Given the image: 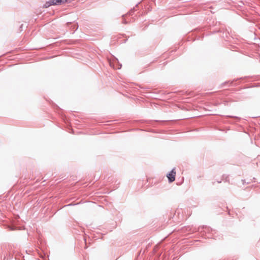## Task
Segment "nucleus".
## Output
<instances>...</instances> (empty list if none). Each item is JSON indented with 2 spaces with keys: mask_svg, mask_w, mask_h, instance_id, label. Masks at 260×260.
Masks as SVG:
<instances>
[{
  "mask_svg": "<svg viewBox=\"0 0 260 260\" xmlns=\"http://www.w3.org/2000/svg\"><path fill=\"white\" fill-rule=\"evenodd\" d=\"M199 231L203 236H205V238L216 239V232L211 228L207 226H203L199 228Z\"/></svg>",
  "mask_w": 260,
  "mask_h": 260,
  "instance_id": "1",
  "label": "nucleus"
},
{
  "mask_svg": "<svg viewBox=\"0 0 260 260\" xmlns=\"http://www.w3.org/2000/svg\"><path fill=\"white\" fill-rule=\"evenodd\" d=\"M242 181L243 182V184H249V182H246V180L245 179H243L242 180Z\"/></svg>",
  "mask_w": 260,
  "mask_h": 260,
  "instance_id": "6",
  "label": "nucleus"
},
{
  "mask_svg": "<svg viewBox=\"0 0 260 260\" xmlns=\"http://www.w3.org/2000/svg\"><path fill=\"white\" fill-rule=\"evenodd\" d=\"M71 204H69V205H66V206H71Z\"/></svg>",
  "mask_w": 260,
  "mask_h": 260,
  "instance_id": "15",
  "label": "nucleus"
},
{
  "mask_svg": "<svg viewBox=\"0 0 260 260\" xmlns=\"http://www.w3.org/2000/svg\"><path fill=\"white\" fill-rule=\"evenodd\" d=\"M78 27V25L77 24H74V28H75V30H77Z\"/></svg>",
  "mask_w": 260,
  "mask_h": 260,
  "instance_id": "10",
  "label": "nucleus"
},
{
  "mask_svg": "<svg viewBox=\"0 0 260 260\" xmlns=\"http://www.w3.org/2000/svg\"><path fill=\"white\" fill-rule=\"evenodd\" d=\"M234 81V80L232 81V82H231V84H232V83H233V82Z\"/></svg>",
  "mask_w": 260,
  "mask_h": 260,
  "instance_id": "16",
  "label": "nucleus"
},
{
  "mask_svg": "<svg viewBox=\"0 0 260 260\" xmlns=\"http://www.w3.org/2000/svg\"><path fill=\"white\" fill-rule=\"evenodd\" d=\"M229 117H234L235 118H238L239 119V118L238 117H237V116H228Z\"/></svg>",
  "mask_w": 260,
  "mask_h": 260,
  "instance_id": "11",
  "label": "nucleus"
},
{
  "mask_svg": "<svg viewBox=\"0 0 260 260\" xmlns=\"http://www.w3.org/2000/svg\"><path fill=\"white\" fill-rule=\"evenodd\" d=\"M229 82H225L223 83H222V85H225L226 83H228Z\"/></svg>",
  "mask_w": 260,
  "mask_h": 260,
  "instance_id": "12",
  "label": "nucleus"
},
{
  "mask_svg": "<svg viewBox=\"0 0 260 260\" xmlns=\"http://www.w3.org/2000/svg\"><path fill=\"white\" fill-rule=\"evenodd\" d=\"M121 66H122V65L120 64V67L119 68H118V69H120L121 68Z\"/></svg>",
  "mask_w": 260,
  "mask_h": 260,
  "instance_id": "13",
  "label": "nucleus"
},
{
  "mask_svg": "<svg viewBox=\"0 0 260 260\" xmlns=\"http://www.w3.org/2000/svg\"><path fill=\"white\" fill-rule=\"evenodd\" d=\"M217 182H218V183H221V180H220V181L218 180V181H217Z\"/></svg>",
  "mask_w": 260,
  "mask_h": 260,
  "instance_id": "14",
  "label": "nucleus"
},
{
  "mask_svg": "<svg viewBox=\"0 0 260 260\" xmlns=\"http://www.w3.org/2000/svg\"><path fill=\"white\" fill-rule=\"evenodd\" d=\"M242 78H240L239 79H241ZM239 80V79H237L236 80Z\"/></svg>",
  "mask_w": 260,
  "mask_h": 260,
  "instance_id": "17",
  "label": "nucleus"
},
{
  "mask_svg": "<svg viewBox=\"0 0 260 260\" xmlns=\"http://www.w3.org/2000/svg\"><path fill=\"white\" fill-rule=\"evenodd\" d=\"M23 24H21L20 27H19V31H22L23 30Z\"/></svg>",
  "mask_w": 260,
  "mask_h": 260,
  "instance_id": "7",
  "label": "nucleus"
},
{
  "mask_svg": "<svg viewBox=\"0 0 260 260\" xmlns=\"http://www.w3.org/2000/svg\"><path fill=\"white\" fill-rule=\"evenodd\" d=\"M122 23H124V24H127L128 22H127V21L124 19V18H123V20H122Z\"/></svg>",
  "mask_w": 260,
  "mask_h": 260,
  "instance_id": "9",
  "label": "nucleus"
},
{
  "mask_svg": "<svg viewBox=\"0 0 260 260\" xmlns=\"http://www.w3.org/2000/svg\"><path fill=\"white\" fill-rule=\"evenodd\" d=\"M228 178H229V176L226 175H222V179L223 180L225 179V181L226 182H229V179Z\"/></svg>",
  "mask_w": 260,
  "mask_h": 260,
  "instance_id": "4",
  "label": "nucleus"
},
{
  "mask_svg": "<svg viewBox=\"0 0 260 260\" xmlns=\"http://www.w3.org/2000/svg\"><path fill=\"white\" fill-rule=\"evenodd\" d=\"M259 29H260V27H259Z\"/></svg>",
  "mask_w": 260,
  "mask_h": 260,
  "instance_id": "18",
  "label": "nucleus"
},
{
  "mask_svg": "<svg viewBox=\"0 0 260 260\" xmlns=\"http://www.w3.org/2000/svg\"><path fill=\"white\" fill-rule=\"evenodd\" d=\"M68 0H61L60 4L61 5L64 4L68 2Z\"/></svg>",
  "mask_w": 260,
  "mask_h": 260,
  "instance_id": "8",
  "label": "nucleus"
},
{
  "mask_svg": "<svg viewBox=\"0 0 260 260\" xmlns=\"http://www.w3.org/2000/svg\"><path fill=\"white\" fill-rule=\"evenodd\" d=\"M60 2L61 0H49L44 4L43 8H47L51 6L61 5Z\"/></svg>",
  "mask_w": 260,
  "mask_h": 260,
  "instance_id": "2",
  "label": "nucleus"
},
{
  "mask_svg": "<svg viewBox=\"0 0 260 260\" xmlns=\"http://www.w3.org/2000/svg\"><path fill=\"white\" fill-rule=\"evenodd\" d=\"M176 171L175 168H173L171 171H170L167 175V177L168 179L169 183L174 182L175 180L176 177Z\"/></svg>",
  "mask_w": 260,
  "mask_h": 260,
  "instance_id": "3",
  "label": "nucleus"
},
{
  "mask_svg": "<svg viewBox=\"0 0 260 260\" xmlns=\"http://www.w3.org/2000/svg\"><path fill=\"white\" fill-rule=\"evenodd\" d=\"M134 11H135V8H134L133 9H131L127 13V15H133V13H134Z\"/></svg>",
  "mask_w": 260,
  "mask_h": 260,
  "instance_id": "5",
  "label": "nucleus"
}]
</instances>
